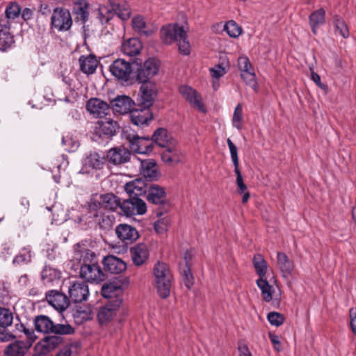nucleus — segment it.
Segmentation results:
<instances>
[{
  "label": "nucleus",
  "instance_id": "423d86ee",
  "mask_svg": "<svg viewBox=\"0 0 356 356\" xmlns=\"http://www.w3.org/2000/svg\"><path fill=\"white\" fill-rule=\"evenodd\" d=\"M154 285L157 293L163 298H167L170 293L173 275L168 265L164 262H157L153 269Z\"/></svg>",
  "mask_w": 356,
  "mask_h": 356
},
{
  "label": "nucleus",
  "instance_id": "72a5a7b5",
  "mask_svg": "<svg viewBox=\"0 0 356 356\" xmlns=\"http://www.w3.org/2000/svg\"><path fill=\"white\" fill-rule=\"evenodd\" d=\"M277 263L283 277H288L292 274L294 264L285 253L281 252H277Z\"/></svg>",
  "mask_w": 356,
  "mask_h": 356
},
{
  "label": "nucleus",
  "instance_id": "cd10ccee",
  "mask_svg": "<svg viewBox=\"0 0 356 356\" xmlns=\"http://www.w3.org/2000/svg\"><path fill=\"white\" fill-rule=\"evenodd\" d=\"M100 209L102 207L105 209L115 211L118 209L121 210L122 202L119 197L113 193L101 194L99 196Z\"/></svg>",
  "mask_w": 356,
  "mask_h": 356
},
{
  "label": "nucleus",
  "instance_id": "9d476101",
  "mask_svg": "<svg viewBox=\"0 0 356 356\" xmlns=\"http://www.w3.org/2000/svg\"><path fill=\"white\" fill-rule=\"evenodd\" d=\"M130 149L138 154H149L154 148V141L149 136H139L138 134H129L126 136Z\"/></svg>",
  "mask_w": 356,
  "mask_h": 356
},
{
  "label": "nucleus",
  "instance_id": "393cba45",
  "mask_svg": "<svg viewBox=\"0 0 356 356\" xmlns=\"http://www.w3.org/2000/svg\"><path fill=\"white\" fill-rule=\"evenodd\" d=\"M151 183H147L143 178H138L127 183L124 190L129 195L138 197L146 194Z\"/></svg>",
  "mask_w": 356,
  "mask_h": 356
},
{
  "label": "nucleus",
  "instance_id": "3c124183",
  "mask_svg": "<svg viewBox=\"0 0 356 356\" xmlns=\"http://www.w3.org/2000/svg\"><path fill=\"white\" fill-rule=\"evenodd\" d=\"M267 318L271 325L277 327L282 325L285 320L284 315L277 312H270Z\"/></svg>",
  "mask_w": 356,
  "mask_h": 356
},
{
  "label": "nucleus",
  "instance_id": "7ed1b4c3",
  "mask_svg": "<svg viewBox=\"0 0 356 356\" xmlns=\"http://www.w3.org/2000/svg\"><path fill=\"white\" fill-rule=\"evenodd\" d=\"M134 73L136 81L142 83L140 88V94H143V87L147 88V95H150L149 89H152L155 92V95H157L158 90L154 82L150 80L157 74L159 69V63L154 58H149L143 63L141 61L138 62V59H133Z\"/></svg>",
  "mask_w": 356,
  "mask_h": 356
},
{
  "label": "nucleus",
  "instance_id": "c03bdc74",
  "mask_svg": "<svg viewBox=\"0 0 356 356\" xmlns=\"http://www.w3.org/2000/svg\"><path fill=\"white\" fill-rule=\"evenodd\" d=\"M333 23L336 33H339L343 38L349 36V30L343 19L339 16L334 15L333 17Z\"/></svg>",
  "mask_w": 356,
  "mask_h": 356
},
{
  "label": "nucleus",
  "instance_id": "a19ab883",
  "mask_svg": "<svg viewBox=\"0 0 356 356\" xmlns=\"http://www.w3.org/2000/svg\"><path fill=\"white\" fill-rule=\"evenodd\" d=\"M257 284L261 291V296L265 302H270L273 298V287L268 282L263 278L257 280Z\"/></svg>",
  "mask_w": 356,
  "mask_h": 356
},
{
  "label": "nucleus",
  "instance_id": "1a4fd4ad",
  "mask_svg": "<svg viewBox=\"0 0 356 356\" xmlns=\"http://www.w3.org/2000/svg\"><path fill=\"white\" fill-rule=\"evenodd\" d=\"M118 129L119 125L113 120H98L94 125L92 139L95 141L99 139H109L116 134Z\"/></svg>",
  "mask_w": 356,
  "mask_h": 356
},
{
  "label": "nucleus",
  "instance_id": "b1692460",
  "mask_svg": "<svg viewBox=\"0 0 356 356\" xmlns=\"http://www.w3.org/2000/svg\"><path fill=\"white\" fill-rule=\"evenodd\" d=\"M115 233L119 239L126 244L132 243L139 238L137 229L127 224H120L115 228Z\"/></svg>",
  "mask_w": 356,
  "mask_h": 356
},
{
  "label": "nucleus",
  "instance_id": "4d7b16f0",
  "mask_svg": "<svg viewBox=\"0 0 356 356\" xmlns=\"http://www.w3.org/2000/svg\"><path fill=\"white\" fill-rule=\"evenodd\" d=\"M178 42L179 51L184 55H188L191 53V45L187 40V35L180 38V40L177 41Z\"/></svg>",
  "mask_w": 356,
  "mask_h": 356
},
{
  "label": "nucleus",
  "instance_id": "e2e57ef3",
  "mask_svg": "<svg viewBox=\"0 0 356 356\" xmlns=\"http://www.w3.org/2000/svg\"><path fill=\"white\" fill-rule=\"evenodd\" d=\"M99 18L102 24H107L112 19V13L106 8L99 9Z\"/></svg>",
  "mask_w": 356,
  "mask_h": 356
},
{
  "label": "nucleus",
  "instance_id": "f257e3e1",
  "mask_svg": "<svg viewBox=\"0 0 356 356\" xmlns=\"http://www.w3.org/2000/svg\"><path fill=\"white\" fill-rule=\"evenodd\" d=\"M74 259L81 264L79 275L81 278L90 283H100L107 276L99 264L98 255L88 249L84 243H77L74 247Z\"/></svg>",
  "mask_w": 356,
  "mask_h": 356
},
{
  "label": "nucleus",
  "instance_id": "5701e85b",
  "mask_svg": "<svg viewBox=\"0 0 356 356\" xmlns=\"http://www.w3.org/2000/svg\"><path fill=\"white\" fill-rule=\"evenodd\" d=\"M130 157V151L124 147L111 148L106 154L108 161L115 165H120L129 161Z\"/></svg>",
  "mask_w": 356,
  "mask_h": 356
},
{
  "label": "nucleus",
  "instance_id": "8fccbe9b",
  "mask_svg": "<svg viewBox=\"0 0 356 356\" xmlns=\"http://www.w3.org/2000/svg\"><path fill=\"white\" fill-rule=\"evenodd\" d=\"M243 108L241 104H238L234 109L232 124L234 127L240 130L242 128Z\"/></svg>",
  "mask_w": 356,
  "mask_h": 356
},
{
  "label": "nucleus",
  "instance_id": "864d4df0",
  "mask_svg": "<svg viewBox=\"0 0 356 356\" xmlns=\"http://www.w3.org/2000/svg\"><path fill=\"white\" fill-rule=\"evenodd\" d=\"M31 256L30 252L24 249L15 257L13 259V264L18 265L28 264L31 261Z\"/></svg>",
  "mask_w": 356,
  "mask_h": 356
},
{
  "label": "nucleus",
  "instance_id": "dca6fc26",
  "mask_svg": "<svg viewBox=\"0 0 356 356\" xmlns=\"http://www.w3.org/2000/svg\"><path fill=\"white\" fill-rule=\"evenodd\" d=\"M64 343V339L59 337H44L35 345L33 356H45Z\"/></svg>",
  "mask_w": 356,
  "mask_h": 356
},
{
  "label": "nucleus",
  "instance_id": "c756f323",
  "mask_svg": "<svg viewBox=\"0 0 356 356\" xmlns=\"http://www.w3.org/2000/svg\"><path fill=\"white\" fill-rule=\"evenodd\" d=\"M151 138L154 141V145L161 147H165L170 145L177 143V140L168 134L167 129L164 128H158L154 132Z\"/></svg>",
  "mask_w": 356,
  "mask_h": 356
},
{
  "label": "nucleus",
  "instance_id": "0e129e2a",
  "mask_svg": "<svg viewBox=\"0 0 356 356\" xmlns=\"http://www.w3.org/2000/svg\"><path fill=\"white\" fill-rule=\"evenodd\" d=\"M211 75L212 77L219 79L225 73V69L220 65H216L210 69Z\"/></svg>",
  "mask_w": 356,
  "mask_h": 356
},
{
  "label": "nucleus",
  "instance_id": "69168bd1",
  "mask_svg": "<svg viewBox=\"0 0 356 356\" xmlns=\"http://www.w3.org/2000/svg\"><path fill=\"white\" fill-rule=\"evenodd\" d=\"M238 350L239 356H252L250 349L244 341H239L238 342Z\"/></svg>",
  "mask_w": 356,
  "mask_h": 356
},
{
  "label": "nucleus",
  "instance_id": "ea45409f",
  "mask_svg": "<svg viewBox=\"0 0 356 356\" xmlns=\"http://www.w3.org/2000/svg\"><path fill=\"white\" fill-rule=\"evenodd\" d=\"M29 348V347L25 345L24 341H16L8 346L5 353L6 356H24Z\"/></svg>",
  "mask_w": 356,
  "mask_h": 356
},
{
  "label": "nucleus",
  "instance_id": "c9c22d12",
  "mask_svg": "<svg viewBox=\"0 0 356 356\" xmlns=\"http://www.w3.org/2000/svg\"><path fill=\"white\" fill-rule=\"evenodd\" d=\"M60 272L51 266H45L42 271V280L48 286L54 282L58 284L60 279Z\"/></svg>",
  "mask_w": 356,
  "mask_h": 356
},
{
  "label": "nucleus",
  "instance_id": "0eeeda50",
  "mask_svg": "<svg viewBox=\"0 0 356 356\" xmlns=\"http://www.w3.org/2000/svg\"><path fill=\"white\" fill-rule=\"evenodd\" d=\"M148 188L146 199L149 203L159 206L156 215L161 216L167 213L170 204L167 200L165 188L155 184H150Z\"/></svg>",
  "mask_w": 356,
  "mask_h": 356
},
{
  "label": "nucleus",
  "instance_id": "09e8293b",
  "mask_svg": "<svg viewBox=\"0 0 356 356\" xmlns=\"http://www.w3.org/2000/svg\"><path fill=\"white\" fill-rule=\"evenodd\" d=\"M181 273L182 275L183 281L184 285L187 289H190L194 283V277L193 273L191 272V268L188 261H186V265L184 266V268L181 270Z\"/></svg>",
  "mask_w": 356,
  "mask_h": 356
},
{
  "label": "nucleus",
  "instance_id": "f3484780",
  "mask_svg": "<svg viewBox=\"0 0 356 356\" xmlns=\"http://www.w3.org/2000/svg\"><path fill=\"white\" fill-rule=\"evenodd\" d=\"M186 31L182 26L177 24H169L161 29V38L165 44H172L186 35Z\"/></svg>",
  "mask_w": 356,
  "mask_h": 356
},
{
  "label": "nucleus",
  "instance_id": "052dcab7",
  "mask_svg": "<svg viewBox=\"0 0 356 356\" xmlns=\"http://www.w3.org/2000/svg\"><path fill=\"white\" fill-rule=\"evenodd\" d=\"M234 172L236 175V185H237V193L242 194L247 190V186L245 184L243 177L239 168L234 169Z\"/></svg>",
  "mask_w": 356,
  "mask_h": 356
},
{
  "label": "nucleus",
  "instance_id": "603ef678",
  "mask_svg": "<svg viewBox=\"0 0 356 356\" xmlns=\"http://www.w3.org/2000/svg\"><path fill=\"white\" fill-rule=\"evenodd\" d=\"M19 327H22V332L24 333L26 337V341L24 342V343L26 346L30 348L32 346V343L37 339V337L35 334V332L33 329L26 327L22 323L19 324Z\"/></svg>",
  "mask_w": 356,
  "mask_h": 356
},
{
  "label": "nucleus",
  "instance_id": "de8ad7c7",
  "mask_svg": "<svg viewBox=\"0 0 356 356\" xmlns=\"http://www.w3.org/2000/svg\"><path fill=\"white\" fill-rule=\"evenodd\" d=\"M309 24L321 25L325 22V11L323 8L316 10L311 13L309 17Z\"/></svg>",
  "mask_w": 356,
  "mask_h": 356
},
{
  "label": "nucleus",
  "instance_id": "412c9836",
  "mask_svg": "<svg viewBox=\"0 0 356 356\" xmlns=\"http://www.w3.org/2000/svg\"><path fill=\"white\" fill-rule=\"evenodd\" d=\"M86 107L90 114L99 118L107 115L111 111V106L98 98H91L88 100Z\"/></svg>",
  "mask_w": 356,
  "mask_h": 356
},
{
  "label": "nucleus",
  "instance_id": "4c0bfd02",
  "mask_svg": "<svg viewBox=\"0 0 356 356\" xmlns=\"http://www.w3.org/2000/svg\"><path fill=\"white\" fill-rule=\"evenodd\" d=\"M106 163V157L97 152H91L85 159L84 165L86 168L95 170L102 169Z\"/></svg>",
  "mask_w": 356,
  "mask_h": 356
},
{
  "label": "nucleus",
  "instance_id": "49530a36",
  "mask_svg": "<svg viewBox=\"0 0 356 356\" xmlns=\"http://www.w3.org/2000/svg\"><path fill=\"white\" fill-rule=\"evenodd\" d=\"M224 31H225L231 38H235L241 34L242 28L234 20H230L225 24Z\"/></svg>",
  "mask_w": 356,
  "mask_h": 356
},
{
  "label": "nucleus",
  "instance_id": "79ce46f5",
  "mask_svg": "<svg viewBox=\"0 0 356 356\" xmlns=\"http://www.w3.org/2000/svg\"><path fill=\"white\" fill-rule=\"evenodd\" d=\"M112 8L115 13L120 18L122 21L129 19L131 15L130 6L126 3H113Z\"/></svg>",
  "mask_w": 356,
  "mask_h": 356
},
{
  "label": "nucleus",
  "instance_id": "f8f14e48",
  "mask_svg": "<svg viewBox=\"0 0 356 356\" xmlns=\"http://www.w3.org/2000/svg\"><path fill=\"white\" fill-rule=\"evenodd\" d=\"M147 211L145 202L138 197L129 195L124 200L121 205V212L126 216L143 215Z\"/></svg>",
  "mask_w": 356,
  "mask_h": 356
},
{
  "label": "nucleus",
  "instance_id": "6ab92c4d",
  "mask_svg": "<svg viewBox=\"0 0 356 356\" xmlns=\"http://www.w3.org/2000/svg\"><path fill=\"white\" fill-rule=\"evenodd\" d=\"M45 298L49 305L60 312L64 311L70 305V298L58 290H49Z\"/></svg>",
  "mask_w": 356,
  "mask_h": 356
},
{
  "label": "nucleus",
  "instance_id": "774afa93",
  "mask_svg": "<svg viewBox=\"0 0 356 356\" xmlns=\"http://www.w3.org/2000/svg\"><path fill=\"white\" fill-rule=\"evenodd\" d=\"M350 319V327L354 334H356V308H350L349 310Z\"/></svg>",
  "mask_w": 356,
  "mask_h": 356
},
{
  "label": "nucleus",
  "instance_id": "e433bc0d",
  "mask_svg": "<svg viewBox=\"0 0 356 356\" xmlns=\"http://www.w3.org/2000/svg\"><path fill=\"white\" fill-rule=\"evenodd\" d=\"M142 44L137 38H130L122 45V52L129 56H135L140 54Z\"/></svg>",
  "mask_w": 356,
  "mask_h": 356
},
{
  "label": "nucleus",
  "instance_id": "20e7f679",
  "mask_svg": "<svg viewBox=\"0 0 356 356\" xmlns=\"http://www.w3.org/2000/svg\"><path fill=\"white\" fill-rule=\"evenodd\" d=\"M143 94L137 98L136 104L130 112L131 121L137 126L147 125L152 120L153 115L149 108L157 96L152 89H149L150 95H147V87H143Z\"/></svg>",
  "mask_w": 356,
  "mask_h": 356
},
{
  "label": "nucleus",
  "instance_id": "6e6552de",
  "mask_svg": "<svg viewBox=\"0 0 356 356\" xmlns=\"http://www.w3.org/2000/svg\"><path fill=\"white\" fill-rule=\"evenodd\" d=\"M128 277L120 276L112 282L103 284L101 289V293L103 297L111 300H122L124 288L129 284Z\"/></svg>",
  "mask_w": 356,
  "mask_h": 356
},
{
  "label": "nucleus",
  "instance_id": "473e14b6",
  "mask_svg": "<svg viewBox=\"0 0 356 356\" xmlns=\"http://www.w3.org/2000/svg\"><path fill=\"white\" fill-rule=\"evenodd\" d=\"M142 174L144 179L149 181L156 180L160 176L156 163L154 160H147L141 162Z\"/></svg>",
  "mask_w": 356,
  "mask_h": 356
},
{
  "label": "nucleus",
  "instance_id": "2f4dec72",
  "mask_svg": "<svg viewBox=\"0 0 356 356\" xmlns=\"http://www.w3.org/2000/svg\"><path fill=\"white\" fill-rule=\"evenodd\" d=\"M72 11L75 16L76 22H81L83 24V29L86 31V22L88 21L89 16L88 3L83 0L76 2L74 3Z\"/></svg>",
  "mask_w": 356,
  "mask_h": 356
},
{
  "label": "nucleus",
  "instance_id": "4468645a",
  "mask_svg": "<svg viewBox=\"0 0 356 356\" xmlns=\"http://www.w3.org/2000/svg\"><path fill=\"white\" fill-rule=\"evenodd\" d=\"M13 313L8 308L0 307V342H7L15 337L8 330L12 325Z\"/></svg>",
  "mask_w": 356,
  "mask_h": 356
},
{
  "label": "nucleus",
  "instance_id": "338daca9",
  "mask_svg": "<svg viewBox=\"0 0 356 356\" xmlns=\"http://www.w3.org/2000/svg\"><path fill=\"white\" fill-rule=\"evenodd\" d=\"M268 337L271 343L273 344L275 350H276L277 351H280L282 350V346L279 337L276 334L269 332Z\"/></svg>",
  "mask_w": 356,
  "mask_h": 356
},
{
  "label": "nucleus",
  "instance_id": "39448f33",
  "mask_svg": "<svg viewBox=\"0 0 356 356\" xmlns=\"http://www.w3.org/2000/svg\"><path fill=\"white\" fill-rule=\"evenodd\" d=\"M33 323L36 331L47 334L44 337H59L65 340V335L73 334L75 332L71 325L55 323L46 315L36 316Z\"/></svg>",
  "mask_w": 356,
  "mask_h": 356
},
{
  "label": "nucleus",
  "instance_id": "7c9ffc66",
  "mask_svg": "<svg viewBox=\"0 0 356 356\" xmlns=\"http://www.w3.org/2000/svg\"><path fill=\"white\" fill-rule=\"evenodd\" d=\"M177 143L165 147V149L161 154L162 161L169 165L177 164L181 161L180 152Z\"/></svg>",
  "mask_w": 356,
  "mask_h": 356
},
{
  "label": "nucleus",
  "instance_id": "4be33fe9",
  "mask_svg": "<svg viewBox=\"0 0 356 356\" xmlns=\"http://www.w3.org/2000/svg\"><path fill=\"white\" fill-rule=\"evenodd\" d=\"M136 103L127 95H119L111 102V109L114 113L126 114L130 113Z\"/></svg>",
  "mask_w": 356,
  "mask_h": 356
},
{
  "label": "nucleus",
  "instance_id": "5fc2aeb1",
  "mask_svg": "<svg viewBox=\"0 0 356 356\" xmlns=\"http://www.w3.org/2000/svg\"><path fill=\"white\" fill-rule=\"evenodd\" d=\"M227 143L229 151H230L231 158H232V161L233 162L234 166V169L239 168L237 147L233 143V142L231 140L230 138H227Z\"/></svg>",
  "mask_w": 356,
  "mask_h": 356
},
{
  "label": "nucleus",
  "instance_id": "a211bd4d",
  "mask_svg": "<svg viewBox=\"0 0 356 356\" xmlns=\"http://www.w3.org/2000/svg\"><path fill=\"white\" fill-rule=\"evenodd\" d=\"M70 299L75 302H82L88 299L89 289L83 281H76L70 284L68 289Z\"/></svg>",
  "mask_w": 356,
  "mask_h": 356
},
{
  "label": "nucleus",
  "instance_id": "a878e982",
  "mask_svg": "<svg viewBox=\"0 0 356 356\" xmlns=\"http://www.w3.org/2000/svg\"><path fill=\"white\" fill-rule=\"evenodd\" d=\"M130 253L133 263L138 266L144 264L149 258V250L145 243H138L131 248Z\"/></svg>",
  "mask_w": 356,
  "mask_h": 356
},
{
  "label": "nucleus",
  "instance_id": "13d9d810",
  "mask_svg": "<svg viewBox=\"0 0 356 356\" xmlns=\"http://www.w3.org/2000/svg\"><path fill=\"white\" fill-rule=\"evenodd\" d=\"M169 224L168 219L163 218L154 222V228L157 233L162 234L167 231Z\"/></svg>",
  "mask_w": 356,
  "mask_h": 356
},
{
  "label": "nucleus",
  "instance_id": "680f3d73",
  "mask_svg": "<svg viewBox=\"0 0 356 356\" xmlns=\"http://www.w3.org/2000/svg\"><path fill=\"white\" fill-rule=\"evenodd\" d=\"M132 25L135 30H137L139 32H143L145 34H147V32L144 31L145 27V22L144 19L141 16H136L132 19Z\"/></svg>",
  "mask_w": 356,
  "mask_h": 356
},
{
  "label": "nucleus",
  "instance_id": "bb28decb",
  "mask_svg": "<svg viewBox=\"0 0 356 356\" xmlns=\"http://www.w3.org/2000/svg\"><path fill=\"white\" fill-rule=\"evenodd\" d=\"M179 92L183 97L186 99L193 107L197 108L200 111L204 112V106L201 103V96L188 86H181L179 87Z\"/></svg>",
  "mask_w": 356,
  "mask_h": 356
},
{
  "label": "nucleus",
  "instance_id": "f03ea898",
  "mask_svg": "<svg viewBox=\"0 0 356 356\" xmlns=\"http://www.w3.org/2000/svg\"><path fill=\"white\" fill-rule=\"evenodd\" d=\"M115 221L114 216L103 212L100 209V203L95 200L88 202L86 212L79 218V222L84 223L87 227H99L106 232L113 228Z\"/></svg>",
  "mask_w": 356,
  "mask_h": 356
},
{
  "label": "nucleus",
  "instance_id": "ddd939ff",
  "mask_svg": "<svg viewBox=\"0 0 356 356\" xmlns=\"http://www.w3.org/2000/svg\"><path fill=\"white\" fill-rule=\"evenodd\" d=\"M122 304V300H110L106 305L100 307L97 317L100 325H106L109 323L114 316H116L118 311Z\"/></svg>",
  "mask_w": 356,
  "mask_h": 356
},
{
  "label": "nucleus",
  "instance_id": "9b49d317",
  "mask_svg": "<svg viewBox=\"0 0 356 356\" xmlns=\"http://www.w3.org/2000/svg\"><path fill=\"white\" fill-rule=\"evenodd\" d=\"M51 24L59 31H67L72 25L71 14L67 9L56 8L51 17Z\"/></svg>",
  "mask_w": 356,
  "mask_h": 356
},
{
  "label": "nucleus",
  "instance_id": "aec40b11",
  "mask_svg": "<svg viewBox=\"0 0 356 356\" xmlns=\"http://www.w3.org/2000/svg\"><path fill=\"white\" fill-rule=\"evenodd\" d=\"M104 266V271L111 274H120L127 269L126 263L121 259L114 255H107L104 257L102 261Z\"/></svg>",
  "mask_w": 356,
  "mask_h": 356
},
{
  "label": "nucleus",
  "instance_id": "2eb2a0df",
  "mask_svg": "<svg viewBox=\"0 0 356 356\" xmlns=\"http://www.w3.org/2000/svg\"><path fill=\"white\" fill-rule=\"evenodd\" d=\"M133 60L126 61L124 59L118 58L113 61L110 66V72L118 79L127 81L131 72H134Z\"/></svg>",
  "mask_w": 356,
  "mask_h": 356
},
{
  "label": "nucleus",
  "instance_id": "c85d7f7f",
  "mask_svg": "<svg viewBox=\"0 0 356 356\" xmlns=\"http://www.w3.org/2000/svg\"><path fill=\"white\" fill-rule=\"evenodd\" d=\"M93 316L92 307L89 305H76L72 312L74 321L77 325H81L85 321L92 319Z\"/></svg>",
  "mask_w": 356,
  "mask_h": 356
},
{
  "label": "nucleus",
  "instance_id": "37998d69",
  "mask_svg": "<svg viewBox=\"0 0 356 356\" xmlns=\"http://www.w3.org/2000/svg\"><path fill=\"white\" fill-rule=\"evenodd\" d=\"M252 263L259 278L264 277L268 265L264 257L259 254H255L253 257Z\"/></svg>",
  "mask_w": 356,
  "mask_h": 356
},
{
  "label": "nucleus",
  "instance_id": "bf43d9fd",
  "mask_svg": "<svg viewBox=\"0 0 356 356\" xmlns=\"http://www.w3.org/2000/svg\"><path fill=\"white\" fill-rule=\"evenodd\" d=\"M238 66L241 73L252 70L250 60L246 56L240 57L238 59Z\"/></svg>",
  "mask_w": 356,
  "mask_h": 356
},
{
  "label": "nucleus",
  "instance_id": "58836bf2",
  "mask_svg": "<svg viewBox=\"0 0 356 356\" xmlns=\"http://www.w3.org/2000/svg\"><path fill=\"white\" fill-rule=\"evenodd\" d=\"M15 43L14 37L10 32V26H2L0 30V51H5Z\"/></svg>",
  "mask_w": 356,
  "mask_h": 356
},
{
  "label": "nucleus",
  "instance_id": "a18cd8bd",
  "mask_svg": "<svg viewBox=\"0 0 356 356\" xmlns=\"http://www.w3.org/2000/svg\"><path fill=\"white\" fill-rule=\"evenodd\" d=\"M22 8L15 1L10 2L6 6L5 15L8 19H15L21 14Z\"/></svg>",
  "mask_w": 356,
  "mask_h": 356
},
{
  "label": "nucleus",
  "instance_id": "f704fd0d",
  "mask_svg": "<svg viewBox=\"0 0 356 356\" xmlns=\"http://www.w3.org/2000/svg\"><path fill=\"white\" fill-rule=\"evenodd\" d=\"M80 70L85 74H91L97 69L98 61L93 55L81 56L79 58Z\"/></svg>",
  "mask_w": 356,
  "mask_h": 356
},
{
  "label": "nucleus",
  "instance_id": "6e6d98bb",
  "mask_svg": "<svg viewBox=\"0 0 356 356\" xmlns=\"http://www.w3.org/2000/svg\"><path fill=\"white\" fill-rule=\"evenodd\" d=\"M241 76L247 85L251 86L253 88H256V75L252 70L241 73Z\"/></svg>",
  "mask_w": 356,
  "mask_h": 356
}]
</instances>
